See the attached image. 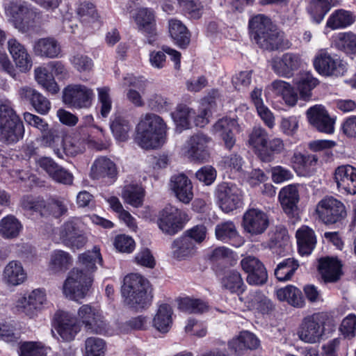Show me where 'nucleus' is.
<instances>
[{"instance_id": "052dcab7", "label": "nucleus", "mask_w": 356, "mask_h": 356, "mask_svg": "<svg viewBox=\"0 0 356 356\" xmlns=\"http://www.w3.org/2000/svg\"><path fill=\"white\" fill-rule=\"evenodd\" d=\"M330 6L327 0H309L307 11L313 21L317 24L321 23Z\"/></svg>"}, {"instance_id": "2eb2a0df", "label": "nucleus", "mask_w": 356, "mask_h": 356, "mask_svg": "<svg viewBox=\"0 0 356 356\" xmlns=\"http://www.w3.org/2000/svg\"><path fill=\"white\" fill-rule=\"evenodd\" d=\"M316 213L325 225H333L346 218L347 212L343 202L333 197H325L316 205Z\"/></svg>"}, {"instance_id": "ea45409f", "label": "nucleus", "mask_w": 356, "mask_h": 356, "mask_svg": "<svg viewBox=\"0 0 356 356\" xmlns=\"http://www.w3.org/2000/svg\"><path fill=\"white\" fill-rule=\"evenodd\" d=\"M296 236L299 253L301 255L310 254L316 243L313 229L307 226H302L297 230Z\"/></svg>"}, {"instance_id": "2f4dec72", "label": "nucleus", "mask_w": 356, "mask_h": 356, "mask_svg": "<svg viewBox=\"0 0 356 356\" xmlns=\"http://www.w3.org/2000/svg\"><path fill=\"white\" fill-rule=\"evenodd\" d=\"M216 237L218 241L229 243L238 248L243 245L245 241L238 234L235 224L230 220L218 224L215 229Z\"/></svg>"}, {"instance_id": "473e14b6", "label": "nucleus", "mask_w": 356, "mask_h": 356, "mask_svg": "<svg viewBox=\"0 0 356 356\" xmlns=\"http://www.w3.org/2000/svg\"><path fill=\"white\" fill-rule=\"evenodd\" d=\"M272 92L275 95L281 96L282 99L289 106H293L298 101V95L293 88L287 82L282 80H275L266 88V95Z\"/></svg>"}, {"instance_id": "13d9d810", "label": "nucleus", "mask_w": 356, "mask_h": 356, "mask_svg": "<svg viewBox=\"0 0 356 356\" xmlns=\"http://www.w3.org/2000/svg\"><path fill=\"white\" fill-rule=\"evenodd\" d=\"M194 115L195 111L184 104L178 105L176 110L171 113L177 128L181 129L190 128Z\"/></svg>"}, {"instance_id": "4c0bfd02", "label": "nucleus", "mask_w": 356, "mask_h": 356, "mask_svg": "<svg viewBox=\"0 0 356 356\" xmlns=\"http://www.w3.org/2000/svg\"><path fill=\"white\" fill-rule=\"evenodd\" d=\"M165 54H168L175 62V68L180 66L181 54L179 51L169 47L163 46L162 51H152L149 55V61L152 67L156 69H161L165 67L166 63Z\"/></svg>"}, {"instance_id": "9d476101", "label": "nucleus", "mask_w": 356, "mask_h": 356, "mask_svg": "<svg viewBox=\"0 0 356 356\" xmlns=\"http://www.w3.org/2000/svg\"><path fill=\"white\" fill-rule=\"evenodd\" d=\"M47 305V298L45 289L38 288L31 291L19 294L14 302V309L16 313L35 318Z\"/></svg>"}, {"instance_id": "e2e57ef3", "label": "nucleus", "mask_w": 356, "mask_h": 356, "mask_svg": "<svg viewBox=\"0 0 356 356\" xmlns=\"http://www.w3.org/2000/svg\"><path fill=\"white\" fill-rule=\"evenodd\" d=\"M131 128L130 122L120 116L115 117L111 124V129L114 136L120 141H125L128 139Z\"/></svg>"}, {"instance_id": "c756f323", "label": "nucleus", "mask_w": 356, "mask_h": 356, "mask_svg": "<svg viewBox=\"0 0 356 356\" xmlns=\"http://www.w3.org/2000/svg\"><path fill=\"white\" fill-rule=\"evenodd\" d=\"M236 127L237 122L234 118L225 117L219 119L214 124L212 131L223 140L227 149H231L236 143L233 131Z\"/></svg>"}, {"instance_id": "e433bc0d", "label": "nucleus", "mask_w": 356, "mask_h": 356, "mask_svg": "<svg viewBox=\"0 0 356 356\" xmlns=\"http://www.w3.org/2000/svg\"><path fill=\"white\" fill-rule=\"evenodd\" d=\"M173 309L172 307L166 303L159 306L153 321V327L161 333H167L172 327L173 323Z\"/></svg>"}, {"instance_id": "1a4fd4ad", "label": "nucleus", "mask_w": 356, "mask_h": 356, "mask_svg": "<svg viewBox=\"0 0 356 356\" xmlns=\"http://www.w3.org/2000/svg\"><path fill=\"white\" fill-rule=\"evenodd\" d=\"M77 321L91 333L113 335V330L105 318L99 307L89 304L83 305L77 311Z\"/></svg>"}, {"instance_id": "f704fd0d", "label": "nucleus", "mask_w": 356, "mask_h": 356, "mask_svg": "<svg viewBox=\"0 0 356 356\" xmlns=\"http://www.w3.org/2000/svg\"><path fill=\"white\" fill-rule=\"evenodd\" d=\"M341 264L336 257H324L319 260V271L325 282H334L341 275Z\"/></svg>"}, {"instance_id": "8fccbe9b", "label": "nucleus", "mask_w": 356, "mask_h": 356, "mask_svg": "<svg viewBox=\"0 0 356 356\" xmlns=\"http://www.w3.org/2000/svg\"><path fill=\"white\" fill-rule=\"evenodd\" d=\"M279 200L285 213L292 214L296 210L299 200L296 186L289 185L282 188L279 193Z\"/></svg>"}, {"instance_id": "4be33fe9", "label": "nucleus", "mask_w": 356, "mask_h": 356, "mask_svg": "<svg viewBox=\"0 0 356 356\" xmlns=\"http://www.w3.org/2000/svg\"><path fill=\"white\" fill-rule=\"evenodd\" d=\"M269 224L268 216L257 209H248L243 218L244 230L252 234L258 235L264 233Z\"/></svg>"}, {"instance_id": "3c124183", "label": "nucleus", "mask_w": 356, "mask_h": 356, "mask_svg": "<svg viewBox=\"0 0 356 356\" xmlns=\"http://www.w3.org/2000/svg\"><path fill=\"white\" fill-rule=\"evenodd\" d=\"M354 22V16L350 11L339 9L334 11L328 17L325 29L327 28L332 30L345 29L353 24ZM325 33H327L326 30Z\"/></svg>"}, {"instance_id": "f3484780", "label": "nucleus", "mask_w": 356, "mask_h": 356, "mask_svg": "<svg viewBox=\"0 0 356 356\" xmlns=\"http://www.w3.org/2000/svg\"><path fill=\"white\" fill-rule=\"evenodd\" d=\"M216 197L219 207L227 213L243 204L242 191L232 183L223 182L219 184L216 190Z\"/></svg>"}, {"instance_id": "79ce46f5", "label": "nucleus", "mask_w": 356, "mask_h": 356, "mask_svg": "<svg viewBox=\"0 0 356 356\" xmlns=\"http://www.w3.org/2000/svg\"><path fill=\"white\" fill-rule=\"evenodd\" d=\"M33 50L40 56L54 58L59 56L61 47L55 38H44L35 42Z\"/></svg>"}, {"instance_id": "a19ab883", "label": "nucleus", "mask_w": 356, "mask_h": 356, "mask_svg": "<svg viewBox=\"0 0 356 356\" xmlns=\"http://www.w3.org/2000/svg\"><path fill=\"white\" fill-rule=\"evenodd\" d=\"M77 13L83 26L92 31L100 28L102 22L92 3H82L78 8Z\"/></svg>"}, {"instance_id": "ddd939ff", "label": "nucleus", "mask_w": 356, "mask_h": 356, "mask_svg": "<svg viewBox=\"0 0 356 356\" xmlns=\"http://www.w3.org/2000/svg\"><path fill=\"white\" fill-rule=\"evenodd\" d=\"M314 69L325 76H339L346 71V63L337 55H332L327 49H319L313 60Z\"/></svg>"}, {"instance_id": "69168bd1", "label": "nucleus", "mask_w": 356, "mask_h": 356, "mask_svg": "<svg viewBox=\"0 0 356 356\" xmlns=\"http://www.w3.org/2000/svg\"><path fill=\"white\" fill-rule=\"evenodd\" d=\"M179 308L186 312L202 313L207 310L208 305L202 300L185 297L179 300Z\"/></svg>"}, {"instance_id": "a211bd4d", "label": "nucleus", "mask_w": 356, "mask_h": 356, "mask_svg": "<svg viewBox=\"0 0 356 356\" xmlns=\"http://www.w3.org/2000/svg\"><path fill=\"white\" fill-rule=\"evenodd\" d=\"M93 98L92 89L85 85H69L63 90V102L71 108H89L92 105Z\"/></svg>"}, {"instance_id": "58836bf2", "label": "nucleus", "mask_w": 356, "mask_h": 356, "mask_svg": "<svg viewBox=\"0 0 356 356\" xmlns=\"http://www.w3.org/2000/svg\"><path fill=\"white\" fill-rule=\"evenodd\" d=\"M168 32L175 44L179 47L185 48L189 44V31L180 20L170 18L168 20Z\"/></svg>"}, {"instance_id": "5fc2aeb1", "label": "nucleus", "mask_w": 356, "mask_h": 356, "mask_svg": "<svg viewBox=\"0 0 356 356\" xmlns=\"http://www.w3.org/2000/svg\"><path fill=\"white\" fill-rule=\"evenodd\" d=\"M22 228L21 222L13 215H8L0 220V235L3 238L17 237Z\"/></svg>"}, {"instance_id": "774afa93", "label": "nucleus", "mask_w": 356, "mask_h": 356, "mask_svg": "<svg viewBox=\"0 0 356 356\" xmlns=\"http://www.w3.org/2000/svg\"><path fill=\"white\" fill-rule=\"evenodd\" d=\"M179 6L185 15L191 19H200L204 12V6L198 0H188Z\"/></svg>"}, {"instance_id": "4d7b16f0", "label": "nucleus", "mask_w": 356, "mask_h": 356, "mask_svg": "<svg viewBox=\"0 0 356 356\" xmlns=\"http://www.w3.org/2000/svg\"><path fill=\"white\" fill-rule=\"evenodd\" d=\"M334 45L347 54H356V34L351 31L339 33L334 40Z\"/></svg>"}, {"instance_id": "864d4df0", "label": "nucleus", "mask_w": 356, "mask_h": 356, "mask_svg": "<svg viewBox=\"0 0 356 356\" xmlns=\"http://www.w3.org/2000/svg\"><path fill=\"white\" fill-rule=\"evenodd\" d=\"M259 343V339L254 334L248 331H243L229 341V346L236 353H239L245 348H257Z\"/></svg>"}, {"instance_id": "37998d69", "label": "nucleus", "mask_w": 356, "mask_h": 356, "mask_svg": "<svg viewBox=\"0 0 356 356\" xmlns=\"http://www.w3.org/2000/svg\"><path fill=\"white\" fill-rule=\"evenodd\" d=\"M34 77L38 84L47 92L56 94L59 91V87L47 64L36 67L34 70Z\"/></svg>"}, {"instance_id": "a18cd8bd", "label": "nucleus", "mask_w": 356, "mask_h": 356, "mask_svg": "<svg viewBox=\"0 0 356 356\" xmlns=\"http://www.w3.org/2000/svg\"><path fill=\"white\" fill-rule=\"evenodd\" d=\"M222 287L232 293L240 296L245 289V284L240 273L236 270H227L225 272L221 278Z\"/></svg>"}, {"instance_id": "6e6552de", "label": "nucleus", "mask_w": 356, "mask_h": 356, "mask_svg": "<svg viewBox=\"0 0 356 356\" xmlns=\"http://www.w3.org/2000/svg\"><path fill=\"white\" fill-rule=\"evenodd\" d=\"M82 229V220L79 218H71L54 230L52 238L56 243H61L72 250H79L86 243Z\"/></svg>"}, {"instance_id": "4468645a", "label": "nucleus", "mask_w": 356, "mask_h": 356, "mask_svg": "<svg viewBox=\"0 0 356 356\" xmlns=\"http://www.w3.org/2000/svg\"><path fill=\"white\" fill-rule=\"evenodd\" d=\"M22 205L25 210L40 212L41 215L51 214L58 218L67 211V202L65 200L51 199L47 203L42 197H24Z\"/></svg>"}, {"instance_id": "20e7f679", "label": "nucleus", "mask_w": 356, "mask_h": 356, "mask_svg": "<svg viewBox=\"0 0 356 356\" xmlns=\"http://www.w3.org/2000/svg\"><path fill=\"white\" fill-rule=\"evenodd\" d=\"M121 291L124 302L133 308L144 309L152 303L153 295L150 284L138 274L125 276Z\"/></svg>"}, {"instance_id": "a878e982", "label": "nucleus", "mask_w": 356, "mask_h": 356, "mask_svg": "<svg viewBox=\"0 0 356 356\" xmlns=\"http://www.w3.org/2000/svg\"><path fill=\"white\" fill-rule=\"evenodd\" d=\"M301 63L300 55L290 52L274 58L271 62L273 71L277 75L285 78L291 77L300 67Z\"/></svg>"}, {"instance_id": "6ab92c4d", "label": "nucleus", "mask_w": 356, "mask_h": 356, "mask_svg": "<svg viewBox=\"0 0 356 356\" xmlns=\"http://www.w3.org/2000/svg\"><path fill=\"white\" fill-rule=\"evenodd\" d=\"M118 175L117 165L106 156L95 159L90 168V178L105 184H113L117 180Z\"/></svg>"}, {"instance_id": "dca6fc26", "label": "nucleus", "mask_w": 356, "mask_h": 356, "mask_svg": "<svg viewBox=\"0 0 356 356\" xmlns=\"http://www.w3.org/2000/svg\"><path fill=\"white\" fill-rule=\"evenodd\" d=\"M325 315L320 312L305 316L298 332L300 339L309 343L320 341L325 332Z\"/></svg>"}, {"instance_id": "680f3d73", "label": "nucleus", "mask_w": 356, "mask_h": 356, "mask_svg": "<svg viewBox=\"0 0 356 356\" xmlns=\"http://www.w3.org/2000/svg\"><path fill=\"white\" fill-rule=\"evenodd\" d=\"M299 264L293 258H288L280 262L275 270V275L280 281H286L291 278L298 269Z\"/></svg>"}, {"instance_id": "cd10ccee", "label": "nucleus", "mask_w": 356, "mask_h": 356, "mask_svg": "<svg viewBox=\"0 0 356 356\" xmlns=\"http://www.w3.org/2000/svg\"><path fill=\"white\" fill-rule=\"evenodd\" d=\"M36 163L54 181L66 185L72 184V174L65 168L58 165L51 158L42 157Z\"/></svg>"}, {"instance_id": "393cba45", "label": "nucleus", "mask_w": 356, "mask_h": 356, "mask_svg": "<svg viewBox=\"0 0 356 356\" xmlns=\"http://www.w3.org/2000/svg\"><path fill=\"white\" fill-rule=\"evenodd\" d=\"M241 266L247 273V282L250 284H264L268 278L267 272L262 263L255 257L247 256L241 261Z\"/></svg>"}, {"instance_id": "c85d7f7f", "label": "nucleus", "mask_w": 356, "mask_h": 356, "mask_svg": "<svg viewBox=\"0 0 356 356\" xmlns=\"http://www.w3.org/2000/svg\"><path fill=\"white\" fill-rule=\"evenodd\" d=\"M248 145L263 161H270L272 159L268 153V133L260 126H254L248 135Z\"/></svg>"}, {"instance_id": "0e129e2a", "label": "nucleus", "mask_w": 356, "mask_h": 356, "mask_svg": "<svg viewBox=\"0 0 356 356\" xmlns=\"http://www.w3.org/2000/svg\"><path fill=\"white\" fill-rule=\"evenodd\" d=\"M19 356H47V348L40 342L25 341L19 344Z\"/></svg>"}, {"instance_id": "7ed1b4c3", "label": "nucleus", "mask_w": 356, "mask_h": 356, "mask_svg": "<svg viewBox=\"0 0 356 356\" xmlns=\"http://www.w3.org/2000/svg\"><path fill=\"white\" fill-rule=\"evenodd\" d=\"M168 126L159 115L147 113L142 115L136 127V141L143 149H153L166 142Z\"/></svg>"}, {"instance_id": "09e8293b", "label": "nucleus", "mask_w": 356, "mask_h": 356, "mask_svg": "<svg viewBox=\"0 0 356 356\" xmlns=\"http://www.w3.org/2000/svg\"><path fill=\"white\" fill-rule=\"evenodd\" d=\"M276 295L280 301L286 302L293 307L301 308L305 306L301 291L293 285L277 289Z\"/></svg>"}, {"instance_id": "bf43d9fd", "label": "nucleus", "mask_w": 356, "mask_h": 356, "mask_svg": "<svg viewBox=\"0 0 356 356\" xmlns=\"http://www.w3.org/2000/svg\"><path fill=\"white\" fill-rule=\"evenodd\" d=\"M106 343L101 338L90 337L86 339L83 356H105Z\"/></svg>"}, {"instance_id": "423d86ee", "label": "nucleus", "mask_w": 356, "mask_h": 356, "mask_svg": "<svg viewBox=\"0 0 356 356\" xmlns=\"http://www.w3.org/2000/svg\"><path fill=\"white\" fill-rule=\"evenodd\" d=\"M43 145L50 147L60 159L65 156H76L82 153L86 147L85 140L77 136H63L58 131H51L43 136Z\"/></svg>"}, {"instance_id": "0eeeda50", "label": "nucleus", "mask_w": 356, "mask_h": 356, "mask_svg": "<svg viewBox=\"0 0 356 356\" xmlns=\"http://www.w3.org/2000/svg\"><path fill=\"white\" fill-rule=\"evenodd\" d=\"M4 10L8 20L22 33L32 28L38 18L35 9L22 0H10L4 3Z\"/></svg>"}, {"instance_id": "bb28decb", "label": "nucleus", "mask_w": 356, "mask_h": 356, "mask_svg": "<svg viewBox=\"0 0 356 356\" xmlns=\"http://www.w3.org/2000/svg\"><path fill=\"white\" fill-rule=\"evenodd\" d=\"M169 187L175 197L183 204H189L193 198L192 182L184 174L173 175L170 178Z\"/></svg>"}, {"instance_id": "b1692460", "label": "nucleus", "mask_w": 356, "mask_h": 356, "mask_svg": "<svg viewBox=\"0 0 356 356\" xmlns=\"http://www.w3.org/2000/svg\"><path fill=\"white\" fill-rule=\"evenodd\" d=\"M334 179L337 188L343 193L356 194V168L343 165L336 168Z\"/></svg>"}, {"instance_id": "c9c22d12", "label": "nucleus", "mask_w": 356, "mask_h": 356, "mask_svg": "<svg viewBox=\"0 0 356 356\" xmlns=\"http://www.w3.org/2000/svg\"><path fill=\"white\" fill-rule=\"evenodd\" d=\"M197 246L193 241L182 234L175 238L171 245L172 257L177 260H184L195 254Z\"/></svg>"}, {"instance_id": "338daca9", "label": "nucleus", "mask_w": 356, "mask_h": 356, "mask_svg": "<svg viewBox=\"0 0 356 356\" xmlns=\"http://www.w3.org/2000/svg\"><path fill=\"white\" fill-rule=\"evenodd\" d=\"M98 108L102 118L108 117L112 108V99L108 87L97 88Z\"/></svg>"}, {"instance_id": "c03bdc74", "label": "nucleus", "mask_w": 356, "mask_h": 356, "mask_svg": "<svg viewBox=\"0 0 356 356\" xmlns=\"http://www.w3.org/2000/svg\"><path fill=\"white\" fill-rule=\"evenodd\" d=\"M239 300L243 302L248 309L257 310L261 313H266L272 308L270 300L258 291H251L245 297L240 296Z\"/></svg>"}, {"instance_id": "72a5a7b5", "label": "nucleus", "mask_w": 356, "mask_h": 356, "mask_svg": "<svg viewBox=\"0 0 356 356\" xmlns=\"http://www.w3.org/2000/svg\"><path fill=\"white\" fill-rule=\"evenodd\" d=\"M56 330L63 341H71L79 332L80 326L76 318L63 312L60 314Z\"/></svg>"}, {"instance_id": "de8ad7c7", "label": "nucleus", "mask_w": 356, "mask_h": 356, "mask_svg": "<svg viewBox=\"0 0 356 356\" xmlns=\"http://www.w3.org/2000/svg\"><path fill=\"white\" fill-rule=\"evenodd\" d=\"M121 196L124 202L137 208L143 204L145 191L137 183L127 184L122 188Z\"/></svg>"}, {"instance_id": "f8f14e48", "label": "nucleus", "mask_w": 356, "mask_h": 356, "mask_svg": "<svg viewBox=\"0 0 356 356\" xmlns=\"http://www.w3.org/2000/svg\"><path fill=\"white\" fill-rule=\"evenodd\" d=\"M209 142L210 138L207 135L202 133L194 134L186 140L181 147L180 154L191 161L206 162L210 156Z\"/></svg>"}, {"instance_id": "7c9ffc66", "label": "nucleus", "mask_w": 356, "mask_h": 356, "mask_svg": "<svg viewBox=\"0 0 356 356\" xmlns=\"http://www.w3.org/2000/svg\"><path fill=\"white\" fill-rule=\"evenodd\" d=\"M27 279V273L22 264L17 260L8 262L2 273V281L8 286H17Z\"/></svg>"}, {"instance_id": "aec40b11", "label": "nucleus", "mask_w": 356, "mask_h": 356, "mask_svg": "<svg viewBox=\"0 0 356 356\" xmlns=\"http://www.w3.org/2000/svg\"><path fill=\"white\" fill-rule=\"evenodd\" d=\"M138 29L147 37V42L154 44L156 40V29L155 15L152 9L147 8H138L131 15Z\"/></svg>"}, {"instance_id": "f257e3e1", "label": "nucleus", "mask_w": 356, "mask_h": 356, "mask_svg": "<svg viewBox=\"0 0 356 356\" xmlns=\"http://www.w3.org/2000/svg\"><path fill=\"white\" fill-rule=\"evenodd\" d=\"M77 264L78 266L69 273L63 286L65 296L75 301L85 297L93 282V273L97 268V264L102 265L99 249L95 247L91 251L80 254Z\"/></svg>"}, {"instance_id": "5701e85b", "label": "nucleus", "mask_w": 356, "mask_h": 356, "mask_svg": "<svg viewBox=\"0 0 356 356\" xmlns=\"http://www.w3.org/2000/svg\"><path fill=\"white\" fill-rule=\"evenodd\" d=\"M8 50L17 69L22 73L31 70L33 60L26 47L15 38H10L7 42Z\"/></svg>"}, {"instance_id": "49530a36", "label": "nucleus", "mask_w": 356, "mask_h": 356, "mask_svg": "<svg viewBox=\"0 0 356 356\" xmlns=\"http://www.w3.org/2000/svg\"><path fill=\"white\" fill-rule=\"evenodd\" d=\"M317 159L314 155H304L296 152L291 157V164L297 174L302 177L309 176L312 172V167L316 164Z\"/></svg>"}, {"instance_id": "39448f33", "label": "nucleus", "mask_w": 356, "mask_h": 356, "mask_svg": "<svg viewBox=\"0 0 356 356\" xmlns=\"http://www.w3.org/2000/svg\"><path fill=\"white\" fill-rule=\"evenodd\" d=\"M25 129L22 121L13 108L11 102L0 103V142L13 145L23 138Z\"/></svg>"}, {"instance_id": "9b49d317", "label": "nucleus", "mask_w": 356, "mask_h": 356, "mask_svg": "<svg viewBox=\"0 0 356 356\" xmlns=\"http://www.w3.org/2000/svg\"><path fill=\"white\" fill-rule=\"evenodd\" d=\"M189 220L186 212L167 204L159 211L157 225L164 234L172 236L180 232Z\"/></svg>"}, {"instance_id": "6e6d98bb", "label": "nucleus", "mask_w": 356, "mask_h": 356, "mask_svg": "<svg viewBox=\"0 0 356 356\" xmlns=\"http://www.w3.org/2000/svg\"><path fill=\"white\" fill-rule=\"evenodd\" d=\"M318 81L309 72L300 74L296 79L295 84L304 100L311 97V91L318 85Z\"/></svg>"}, {"instance_id": "603ef678", "label": "nucleus", "mask_w": 356, "mask_h": 356, "mask_svg": "<svg viewBox=\"0 0 356 356\" xmlns=\"http://www.w3.org/2000/svg\"><path fill=\"white\" fill-rule=\"evenodd\" d=\"M73 259L67 252L62 250L52 251L49 256V268L54 273L65 272L72 265Z\"/></svg>"}, {"instance_id": "f03ea898", "label": "nucleus", "mask_w": 356, "mask_h": 356, "mask_svg": "<svg viewBox=\"0 0 356 356\" xmlns=\"http://www.w3.org/2000/svg\"><path fill=\"white\" fill-rule=\"evenodd\" d=\"M248 26L252 40L259 47L270 51L290 47L289 40L284 38L283 33L277 30L266 15L258 14L252 16L249 19Z\"/></svg>"}, {"instance_id": "412c9836", "label": "nucleus", "mask_w": 356, "mask_h": 356, "mask_svg": "<svg viewBox=\"0 0 356 356\" xmlns=\"http://www.w3.org/2000/svg\"><path fill=\"white\" fill-rule=\"evenodd\" d=\"M308 122L321 132L331 134L334 131V119L331 118L325 109L321 104L311 106L306 112Z\"/></svg>"}]
</instances>
